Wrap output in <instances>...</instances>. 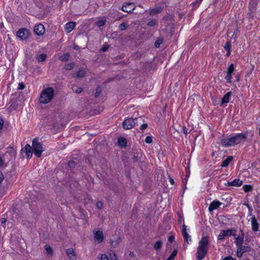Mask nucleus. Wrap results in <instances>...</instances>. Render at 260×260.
I'll use <instances>...</instances> for the list:
<instances>
[{"instance_id":"nucleus-1","label":"nucleus","mask_w":260,"mask_h":260,"mask_svg":"<svg viewBox=\"0 0 260 260\" xmlns=\"http://www.w3.org/2000/svg\"><path fill=\"white\" fill-rule=\"evenodd\" d=\"M247 139V134L245 133L236 134L230 138H223L220 140L221 144L224 147L234 146L244 142Z\"/></svg>"},{"instance_id":"nucleus-2","label":"nucleus","mask_w":260,"mask_h":260,"mask_svg":"<svg viewBox=\"0 0 260 260\" xmlns=\"http://www.w3.org/2000/svg\"><path fill=\"white\" fill-rule=\"evenodd\" d=\"M209 240V237L205 236L202 238L199 241L196 252L197 260H202L207 255L208 250Z\"/></svg>"},{"instance_id":"nucleus-3","label":"nucleus","mask_w":260,"mask_h":260,"mask_svg":"<svg viewBox=\"0 0 260 260\" xmlns=\"http://www.w3.org/2000/svg\"><path fill=\"white\" fill-rule=\"evenodd\" d=\"M54 91L52 87L44 89L41 93L39 101L41 103L47 104L49 103L54 96Z\"/></svg>"},{"instance_id":"nucleus-4","label":"nucleus","mask_w":260,"mask_h":260,"mask_svg":"<svg viewBox=\"0 0 260 260\" xmlns=\"http://www.w3.org/2000/svg\"><path fill=\"white\" fill-rule=\"evenodd\" d=\"M33 152L35 156L39 158L41 156L42 152L44 151L43 144L39 142L38 138H35L32 142Z\"/></svg>"},{"instance_id":"nucleus-5","label":"nucleus","mask_w":260,"mask_h":260,"mask_svg":"<svg viewBox=\"0 0 260 260\" xmlns=\"http://www.w3.org/2000/svg\"><path fill=\"white\" fill-rule=\"evenodd\" d=\"M142 120V118L141 117L135 119L132 118L126 119L123 122V127L125 129H129L134 126L136 123L140 122Z\"/></svg>"},{"instance_id":"nucleus-6","label":"nucleus","mask_w":260,"mask_h":260,"mask_svg":"<svg viewBox=\"0 0 260 260\" xmlns=\"http://www.w3.org/2000/svg\"><path fill=\"white\" fill-rule=\"evenodd\" d=\"M29 31L26 28H21L17 31V36L21 40H26L28 39Z\"/></svg>"},{"instance_id":"nucleus-7","label":"nucleus","mask_w":260,"mask_h":260,"mask_svg":"<svg viewBox=\"0 0 260 260\" xmlns=\"http://www.w3.org/2000/svg\"><path fill=\"white\" fill-rule=\"evenodd\" d=\"M33 150L32 146L31 147L30 145L28 144H26L24 148H23L21 150V153L23 152L25 153V155L28 158H30L32 157V151Z\"/></svg>"},{"instance_id":"nucleus-8","label":"nucleus","mask_w":260,"mask_h":260,"mask_svg":"<svg viewBox=\"0 0 260 260\" xmlns=\"http://www.w3.org/2000/svg\"><path fill=\"white\" fill-rule=\"evenodd\" d=\"M234 229H229L227 230L221 231L219 235L218 236V240H221L223 239L226 236H231L233 235V232H235Z\"/></svg>"},{"instance_id":"nucleus-9","label":"nucleus","mask_w":260,"mask_h":260,"mask_svg":"<svg viewBox=\"0 0 260 260\" xmlns=\"http://www.w3.org/2000/svg\"><path fill=\"white\" fill-rule=\"evenodd\" d=\"M94 239L98 243H102L104 240V235L101 231L93 230V231Z\"/></svg>"},{"instance_id":"nucleus-10","label":"nucleus","mask_w":260,"mask_h":260,"mask_svg":"<svg viewBox=\"0 0 260 260\" xmlns=\"http://www.w3.org/2000/svg\"><path fill=\"white\" fill-rule=\"evenodd\" d=\"M251 225L252 231L256 233L259 231V223L254 215L252 216L251 218Z\"/></svg>"},{"instance_id":"nucleus-11","label":"nucleus","mask_w":260,"mask_h":260,"mask_svg":"<svg viewBox=\"0 0 260 260\" xmlns=\"http://www.w3.org/2000/svg\"><path fill=\"white\" fill-rule=\"evenodd\" d=\"M136 8V6L132 3H128L123 5L122 10L127 13H131Z\"/></svg>"},{"instance_id":"nucleus-12","label":"nucleus","mask_w":260,"mask_h":260,"mask_svg":"<svg viewBox=\"0 0 260 260\" xmlns=\"http://www.w3.org/2000/svg\"><path fill=\"white\" fill-rule=\"evenodd\" d=\"M34 31L37 35L41 36L45 33V29L43 24H39L35 26Z\"/></svg>"},{"instance_id":"nucleus-13","label":"nucleus","mask_w":260,"mask_h":260,"mask_svg":"<svg viewBox=\"0 0 260 260\" xmlns=\"http://www.w3.org/2000/svg\"><path fill=\"white\" fill-rule=\"evenodd\" d=\"M182 233L184 239L188 243L189 241H191V237L187 232V226L183 224L182 228Z\"/></svg>"},{"instance_id":"nucleus-14","label":"nucleus","mask_w":260,"mask_h":260,"mask_svg":"<svg viewBox=\"0 0 260 260\" xmlns=\"http://www.w3.org/2000/svg\"><path fill=\"white\" fill-rule=\"evenodd\" d=\"M221 205V203L218 201L214 200L209 205L208 210L209 212H212L213 210L217 209L220 205Z\"/></svg>"},{"instance_id":"nucleus-15","label":"nucleus","mask_w":260,"mask_h":260,"mask_svg":"<svg viewBox=\"0 0 260 260\" xmlns=\"http://www.w3.org/2000/svg\"><path fill=\"white\" fill-rule=\"evenodd\" d=\"M257 5V2L256 0H250L249 3V10L250 13H249V16H250V13L254 12L256 10V7Z\"/></svg>"},{"instance_id":"nucleus-16","label":"nucleus","mask_w":260,"mask_h":260,"mask_svg":"<svg viewBox=\"0 0 260 260\" xmlns=\"http://www.w3.org/2000/svg\"><path fill=\"white\" fill-rule=\"evenodd\" d=\"M76 26V23L74 22H69L67 23L64 26V29L67 32H70L74 29Z\"/></svg>"},{"instance_id":"nucleus-17","label":"nucleus","mask_w":260,"mask_h":260,"mask_svg":"<svg viewBox=\"0 0 260 260\" xmlns=\"http://www.w3.org/2000/svg\"><path fill=\"white\" fill-rule=\"evenodd\" d=\"M240 232L241 233V236L235 237V239L236 240L235 241V243H236V245L237 246H240L241 245H242V244L243 243V241H244V233H243V231H241ZM233 236L234 237H236L235 234H233Z\"/></svg>"},{"instance_id":"nucleus-18","label":"nucleus","mask_w":260,"mask_h":260,"mask_svg":"<svg viewBox=\"0 0 260 260\" xmlns=\"http://www.w3.org/2000/svg\"><path fill=\"white\" fill-rule=\"evenodd\" d=\"M242 181L240 180L239 179H235L231 182H228L227 183L228 186H233L239 187L242 184Z\"/></svg>"},{"instance_id":"nucleus-19","label":"nucleus","mask_w":260,"mask_h":260,"mask_svg":"<svg viewBox=\"0 0 260 260\" xmlns=\"http://www.w3.org/2000/svg\"><path fill=\"white\" fill-rule=\"evenodd\" d=\"M231 95L232 92L231 91L228 92L222 98L220 105L223 106L224 104L229 103Z\"/></svg>"},{"instance_id":"nucleus-20","label":"nucleus","mask_w":260,"mask_h":260,"mask_svg":"<svg viewBox=\"0 0 260 260\" xmlns=\"http://www.w3.org/2000/svg\"><path fill=\"white\" fill-rule=\"evenodd\" d=\"M233 159V156H229L226 157V159H225L224 160L222 161L221 166L222 167H226L229 166L230 163L232 161Z\"/></svg>"},{"instance_id":"nucleus-21","label":"nucleus","mask_w":260,"mask_h":260,"mask_svg":"<svg viewBox=\"0 0 260 260\" xmlns=\"http://www.w3.org/2000/svg\"><path fill=\"white\" fill-rule=\"evenodd\" d=\"M66 253L71 259H75L76 258V255L73 248H70L67 249Z\"/></svg>"},{"instance_id":"nucleus-22","label":"nucleus","mask_w":260,"mask_h":260,"mask_svg":"<svg viewBox=\"0 0 260 260\" xmlns=\"http://www.w3.org/2000/svg\"><path fill=\"white\" fill-rule=\"evenodd\" d=\"M237 247L240 249V250L244 253L246 252H250L252 250V248L249 246H244L241 245L240 246H237Z\"/></svg>"},{"instance_id":"nucleus-23","label":"nucleus","mask_w":260,"mask_h":260,"mask_svg":"<svg viewBox=\"0 0 260 260\" xmlns=\"http://www.w3.org/2000/svg\"><path fill=\"white\" fill-rule=\"evenodd\" d=\"M162 9L160 7H158L154 9H152L150 10V14L151 15H156L160 12H161Z\"/></svg>"},{"instance_id":"nucleus-24","label":"nucleus","mask_w":260,"mask_h":260,"mask_svg":"<svg viewBox=\"0 0 260 260\" xmlns=\"http://www.w3.org/2000/svg\"><path fill=\"white\" fill-rule=\"evenodd\" d=\"M126 140L123 137H120L118 139V144L122 147H125L126 145Z\"/></svg>"},{"instance_id":"nucleus-25","label":"nucleus","mask_w":260,"mask_h":260,"mask_svg":"<svg viewBox=\"0 0 260 260\" xmlns=\"http://www.w3.org/2000/svg\"><path fill=\"white\" fill-rule=\"evenodd\" d=\"M121 241V239L120 237H117L115 240H111L110 243L112 246L115 247Z\"/></svg>"},{"instance_id":"nucleus-26","label":"nucleus","mask_w":260,"mask_h":260,"mask_svg":"<svg viewBox=\"0 0 260 260\" xmlns=\"http://www.w3.org/2000/svg\"><path fill=\"white\" fill-rule=\"evenodd\" d=\"M70 57V53H67L65 54H63L60 56L59 58V59L62 61H67L69 59Z\"/></svg>"},{"instance_id":"nucleus-27","label":"nucleus","mask_w":260,"mask_h":260,"mask_svg":"<svg viewBox=\"0 0 260 260\" xmlns=\"http://www.w3.org/2000/svg\"><path fill=\"white\" fill-rule=\"evenodd\" d=\"M47 55L46 54H41L37 57V59L39 62H42L46 59Z\"/></svg>"},{"instance_id":"nucleus-28","label":"nucleus","mask_w":260,"mask_h":260,"mask_svg":"<svg viewBox=\"0 0 260 260\" xmlns=\"http://www.w3.org/2000/svg\"><path fill=\"white\" fill-rule=\"evenodd\" d=\"M85 72L84 70H80L76 73V77L78 78H82L85 76Z\"/></svg>"},{"instance_id":"nucleus-29","label":"nucleus","mask_w":260,"mask_h":260,"mask_svg":"<svg viewBox=\"0 0 260 260\" xmlns=\"http://www.w3.org/2000/svg\"><path fill=\"white\" fill-rule=\"evenodd\" d=\"M7 153L11 154L14 157L16 155V151L13 148L11 147H9L7 148Z\"/></svg>"},{"instance_id":"nucleus-30","label":"nucleus","mask_w":260,"mask_h":260,"mask_svg":"<svg viewBox=\"0 0 260 260\" xmlns=\"http://www.w3.org/2000/svg\"><path fill=\"white\" fill-rule=\"evenodd\" d=\"M235 70L234 66L233 63H232L228 68V70L226 72V74L232 75L233 73Z\"/></svg>"},{"instance_id":"nucleus-31","label":"nucleus","mask_w":260,"mask_h":260,"mask_svg":"<svg viewBox=\"0 0 260 260\" xmlns=\"http://www.w3.org/2000/svg\"><path fill=\"white\" fill-rule=\"evenodd\" d=\"M231 43L230 41H227L224 46H223L224 49L225 50V51H230L231 50Z\"/></svg>"},{"instance_id":"nucleus-32","label":"nucleus","mask_w":260,"mask_h":260,"mask_svg":"<svg viewBox=\"0 0 260 260\" xmlns=\"http://www.w3.org/2000/svg\"><path fill=\"white\" fill-rule=\"evenodd\" d=\"M109 254L111 260H117L116 255L112 250H110L109 252Z\"/></svg>"},{"instance_id":"nucleus-33","label":"nucleus","mask_w":260,"mask_h":260,"mask_svg":"<svg viewBox=\"0 0 260 260\" xmlns=\"http://www.w3.org/2000/svg\"><path fill=\"white\" fill-rule=\"evenodd\" d=\"M45 249L46 251V253L47 254H50V255L52 254V253H53L52 249L49 245H46L45 246Z\"/></svg>"},{"instance_id":"nucleus-34","label":"nucleus","mask_w":260,"mask_h":260,"mask_svg":"<svg viewBox=\"0 0 260 260\" xmlns=\"http://www.w3.org/2000/svg\"><path fill=\"white\" fill-rule=\"evenodd\" d=\"M162 246V242L161 241H157L154 245V248L156 250L159 249Z\"/></svg>"},{"instance_id":"nucleus-35","label":"nucleus","mask_w":260,"mask_h":260,"mask_svg":"<svg viewBox=\"0 0 260 260\" xmlns=\"http://www.w3.org/2000/svg\"><path fill=\"white\" fill-rule=\"evenodd\" d=\"M203 0H196L191 3L193 7L194 8H198Z\"/></svg>"},{"instance_id":"nucleus-36","label":"nucleus","mask_w":260,"mask_h":260,"mask_svg":"<svg viewBox=\"0 0 260 260\" xmlns=\"http://www.w3.org/2000/svg\"><path fill=\"white\" fill-rule=\"evenodd\" d=\"M74 67V63H69L65 65L64 69L67 70H70L72 69Z\"/></svg>"},{"instance_id":"nucleus-37","label":"nucleus","mask_w":260,"mask_h":260,"mask_svg":"<svg viewBox=\"0 0 260 260\" xmlns=\"http://www.w3.org/2000/svg\"><path fill=\"white\" fill-rule=\"evenodd\" d=\"M225 79L226 80V82L228 83H231L232 79V75L226 74Z\"/></svg>"},{"instance_id":"nucleus-38","label":"nucleus","mask_w":260,"mask_h":260,"mask_svg":"<svg viewBox=\"0 0 260 260\" xmlns=\"http://www.w3.org/2000/svg\"><path fill=\"white\" fill-rule=\"evenodd\" d=\"M105 23H106L105 20H99L97 22L96 24L98 26L101 27V26H104L105 24Z\"/></svg>"},{"instance_id":"nucleus-39","label":"nucleus","mask_w":260,"mask_h":260,"mask_svg":"<svg viewBox=\"0 0 260 260\" xmlns=\"http://www.w3.org/2000/svg\"><path fill=\"white\" fill-rule=\"evenodd\" d=\"M140 156H139V154H138L137 155H134L133 157H132L133 161L134 162H137L141 157V155L140 154Z\"/></svg>"},{"instance_id":"nucleus-40","label":"nucleus","mask_w":260,"mask_h":260,"mask_svg":"<svg viewBox=\"0 0 260 260\" xmlns=\"http://www.w3.org/2000/svg\"><path fill=\"white\" fill-rule=\"evenodd\" d=\"M101 91H102V89L100 87H98L96 88V91H95V95H94L95 98H97L98 96H99L101 92Z\"/></svg>"},{"instance_id":"nucleus-41","label":"nucleus","mask_w":260,"mask_h":260,"mask_svg":"<svg viewBox=\"0 0 260 260\" xmlns=\"http://www.w3.org/2000/svg\"><path fill=\"white\" fill-rule=\"evenodd\" d=\"M243 253L237 247L236 255L238 258H241L242 257Z\"/></svg>"},{"instance_id":"nucleus-42","label":"nucleus","mask_w":260,"mask_h":260,"mask_svg":"<svg viewBox=\"0 0 260 260\" xmlns=\"http://www.w3.org/2000/svg\"><path fill=\"white\" fill-rule=\"evenodd\" d=\"M243 188L245 192H248L250 191L252 189L251 186L250 185H244L243 187Z\"/></svg>"},{"instance_id":"nucleus-43","label":"nucleus","mask_w":260,"mask_h":260,"mask_svg":"<svg viewBox=\"0 0 260 260\" xmlns=\"http://www.w3.org/2000/svg\"><path fill=\"white\" fill-rule=\"evenodd\" d=\"M157 23V21L155 20H152L148 22V25L150 26H154Z\"/></svg>"},{"instance_id":"nucleus-44","label":"nucleus","mask_w":260,"mask_h":260,"mask_svg":"<svg viewBox=\"0 0 260 260\" xmlns=\"http://www.w3.org/2000/svg\"><path fill=\"white\" fill-rule=\"evenodd\" d=\"M96 206L98 209H101L103 207V203L101 201H98L96 204Z\"/></svg>"},{"instance_id":"nucleus-45","label":"nucleus","mask_w":260,"mask_h":260,"mask_svg":"<svg viewBox=\"0 0 260 260\" xmlns=\"http://www.w3.org/2000/svg\"><path fill=\"white\" fill-rule=\"evenodd\" d=\"M73 90L75 92L80 93L82 91L83 88L81 87H77L76 89H74V87H73Z\"/></svg>"},{"instance_id":"nucleus-46","label":"nucleus","mask_w":260,"mask_h":260,"mask_svg":"<svg viewBox=\"0 0 260 260\" xmlns=\"http://www.w3.org/2000/svg\"><path fill=\"white\" fill-rule=\"evenodd\" d=\"M25 87V85L24 84V83L21 82L19 84L17 89L19 90H22V89H24Z\"/></svg>"},{"instance_id":"nucleus-47","label":"nucleus","mask_w":260,"mask_h":260,"mask_svg":"<svg viewBox=\"0 0 260 260\" xmlns=\"http://www.w3.org/2000/svg\"><path fill=\"white\" fill-rule=\"evenodd\" d=\"M119 28L121 30H123L126 28V25L125 23H122L119 25Z\"/></svg>"},{"instance_id":"nucleus-48","label":"nucleus","mask_w":260,"mask_h":260,"mask_svg":"<svg viewBox=\"0 0 260 260\" xmlns=\"http://www.w3.org/2000/svg\"><path fill=\"white\" fill-rule=\"evenodd\" d=\"M145 142L146 143L148 144H150L152 142V137L150 136H147L145 138Z\"/></svg>"},{"instance_id":"nucleus-49","label":"nucleus","mask_w":260,"mask_h":260,"mask_svg":"<svg viewBox=\"0 0 260 260\" xmlns=\"http://www.w3.org/2000/svg\"><path fill=\"white\" fill-rule=\"evenodd\" d=\"M221 260H236V258L233 257L232 256H228L224 257Z\"/></svg>"},{"instance_id":"nucleus-50","label":"nucleus","mask_w":260,"mask_h":260,"mask_svg":"<svg viewBox=\"0 0 260 260\" xmlns=\"http://www.w3.org/2000/svg\"><path fill=\"white\" fill-rule=\"evenodd\" d=\"M162 41L159 40H157L155 42V47H159L160 44L161 43Z\"/></svg>"},{"instance_id":"nucleus-51","label":"nucleus","mask_w":260,"mask_h":260,"mask_svg":"<svg viewBox=\"0 0 260 260\" xmlns=\"http://www.w3.org/2000/svg\"><path fill=\"white\" fill-rule=\"evenodd\" d=\"M148 127V125L147 123L143 124L140 126V129L141 130H143L146 129Z\"/></svg>"},{"instance_id":"nucleus-52","label":"nucleus","mask_w":260,"mask_h":260,"mask_svg":"<svg viewBox=\"0 0 260 260\" xmlns=\"http://www.w3.org/2000/svg\"><path fill=\"white\" fill-rule=\"evenodd\" d=\"M101 260H108V257L106 254H102Z\"/></svg>"},{"instance_id":"nucleus-53","label":"nucleus","mask_w":260,"mask_h":260,"mask_svg":"<svg viewBox=\"0 0 260 260\" xmlns=\"http://www.w3.org/2000/svg\"><path fill=\"white\" fill-rule=\"evenodd\" d=\"M182 131L185 135H187L188 132H187V128L186 127V126H183Z\"/></svg>"},{"instance_id":"nucleus-54","label":"nucleus","mask_w":260,"mask_h":260,"mask_svg":"<svg viewBox=\"0 0 260 260\" xmlns=\"http://www.w3.org/2000/svg\"><path fill=\"white\" fill-rule=\"evenodd\" d=\"M175 238L173 236H171L169 237L168 241L170 243H172L174 241Z\"/></svg>"},{"instance_id":"nucleus-55","label":"nucleus","mask_w":260,"mask_h":260,"mask_svg":"<svg viewBox=\"0 0 260 260\" xmlns=\"http://www.w3.org/2000/svg\"><path fill=\"white\" fill-rule=\"evenodd\" d=\"M108 48H109V46H108V45L107 46H104V47H103L102 48L101 50L102 52H105V51H106L108 50Z\"/></svg>"},{"instance_id":"nucleus-56","label":"nucleus","mask_w":260,"mask_h":260,"mask_svg":"<svg viewBox=\"0 0 260 260\" xmlns=\"http://www.w3.org/2000/svg\"><path fill=\"white\" fill-rule=\"evenodd\" d=\"M4 179V175L2 172L0 171V183H1Z\"/></svg>"},{"instance_id":"nucleus-57","label":"nucleus","mask_w":260,"mask_h":260,"mask_svg":"<svg viewBox=\"0 0 260 260\" xmlns=\"http://www.w3.org/2000/svg\"><path fill=\"white\" fill-rule=\"evenodd\" d=\"M169 182H170V183L172 185H174L175 184V182H174V180H173V179L172 178H171L170 176H169Z\"/></svg>"},{"instance_id":"nucleus-58","label":"nucleus","mask_w":260,"mask_h":260,"mask_svg":"<svg viewBox=\"0 0 260 260\" xmlns=\"http://www.w3.org/2000/svg\"><path fill=\"white\" fill-rule=\"evenodd\" d=\"M248 211H249V215L251 216L252 213L253 211L252 208L250 207H249V208H248Z\"/></svg>"},{"instance_id":"nucleus-59","label":"nucleus","mask_w":260,"mask_h":260,"mask_svg":"<svg viewBox=\"0 0 260 260\" xmlns=\"http://www.w3.org/2000/svg\"><path fill=\"white\" fill-rule=\"evenodd\" d=\"M4 125V121L3 119H0V129L3 128Z\"/></svg>"},{"instance_id":"nucleus-60","label":"nucleus","mask_w":260,"mask_h":260,"mask_svg":"<svg viewBox=\"0 0 260 260\" xmlns=\"http://www.w3.org/2000/svg\"><path fill=\"white\" fill-rule=\"evenodd\" d=\"M176 254H177V252L176 251H173L172 252V253L171 254V256H170V257H175L176 255Z\"/></svg>"},{"instance_id":"nucleus-61","label":"nucleus","mask_w":260,"mask_h":260,"mask_svg":"<svg viewBox=\"0 0 260 260\" xmlns=\"http://www.w3.org/2000/svg\"><path fill=\"white\" fill-rule=\"evenodd\" d=\"M243 205L247 207V208H249V207H250L249 204H248V202H245L243 204Z\"/></svg>"},{"instance_id":"nucleus-62","label":"nucleus","mask_w":260,"mask_h":260,"mask_svg":"<svg viewBox=\"0 0 260 260\" xmlns=\"http://www.w3.org/2000/svg\"><path fill=\"white\" fill-rule=\"evenodd\" d=\"M4 164V161L2 158V157H0V166H2Z\"/></svg>"},{"instance_id":"nucleus-63","label":"nucleus","mask_w":260,"mask_h":260,"mask_svg":"<svg viewBox=\"0 0 260 260\" xmlns=\"http://www.w3.org/2000/svg\"><path fill=\"white\" fill-rule=\"evenodd\" d=\"M231 50L226 51V56H228V57L230 56V55H231Z\"/></svg>"},{"instance_id":"nucleus-64","label":"nucleus","mask_w":260,"mask_h":260,"mask_svg":"<svg viewBox=\"0 0 260 260\" xmlns=\"http://www.w3.org/2000/svg\"><path fill=\"white\" fill-rule=\"evenodd\" d=\"M74 164V161H70L69 162V166H70V167L73 166Z\"/></svg>"}]
</instances>
